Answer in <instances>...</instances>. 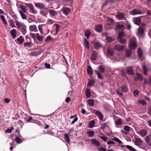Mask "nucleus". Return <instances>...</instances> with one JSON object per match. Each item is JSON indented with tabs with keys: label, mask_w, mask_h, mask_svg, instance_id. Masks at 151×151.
Masks as SVG:
<instances>
[{
	"label": "nucleus",
	"mask_w": 151,
	"mask_h": 151,
	"mask_svg": "<svg viewBox=\"0 0 151 151\" xmlns=\"http://www.w3.org/2000/svg\"><path fill=\"white\" fill-rule=\"evenodd\" d=\"M129 47L132 50L135 49L137 47L136 39L135 37H132L129 41Z\"/></svg>",
	"instance_id": "obj_1"
},
{
	"label": "nucleus",
	"mask_w": 151,
	"mask_h": 151,
	"mask_svg": "<svg viewBox=\"0 0 151 151\" xmlns=\"http://www.w3.org/2000/svg\"><path fill=\"white\" fill-rule=\"evenodd\" d=\"M129 14L133 15H134L137 14H141L142 13L140 11L135 9H133V10L130 11L129 12Z\"/></svg>",
	"instance_id": "obj_2"
},
{
	"label": "nucleus",
	"mask_w": 151,
	"mask_h": 151,
	"mask_svg": "<svg viewBox=\"0 0 151 151\" xmlns=\"http://www.w3.org/2000/svg\"><path fill=\"white\" fill-rule=\"evenodd\" d=\"M124 48L125 47L124 46L120 45H116L114 47L115 49L119 51H123Z\"/></svg>",
	"instance_id": "obj_3"
},
{
	"label": "nucleus",
	"mask_w": 151,
	"mask_h": 151,
	"mask_svg": "<svg viewBox=\"0 0 151 151\" xmlns=\"http://www.w3.org/2000/svg\"><path fill=\"white\" fill-rule=\"evenodd\" d=\"M15 22L16 23V25L18 29L19 30H20V28L23 26V25L24 24V23L18 21L17 20H15Z\"/></svg>",
	"instance_id": "obj_4"
},
{
	"label": "nucleus",
	"mask_w": 151,
	"mask_h": 151,
	"mask_svg": "<svg viewBox=\"0 0 151 151\" xmlns=\"http://www.w3.org/2000/svg\"><path fill=\"white\" fill-rule=\"evenodd\" d=\"M15 22L16 23V25L18 29L19 30H20V28L23 26V25L24 24V23L18 21L17 20H15Z\"/></svg>",
	"instance_id": "obj_5"
},
{
	"label": "nucleus",
	"mask_w": 151,
	"mask_h": 151,
	"mask_svg": "<svg viewBox=\"0 0 151 151\" xmlns=\"http://www.w3.org/2000/svg\"><path fill=\"white\" fill-rule=\"evenodd\" d=\"M116 16L119 19H124L125 18V14L122 13L118 12Z\"/></svg>",
	"instance_id": "obj_6"
},
{
	"label": "nucleus",
	"mask_w": 151,
	"mask_h": 151,
	"mask_svg": "<svg viewBox=\"0 0 151 151\" xmlns=\"http://www.w3.org/2000/svg\"><path fill=\"white\" fill-rule=\"evenodd\" d=\"M10 33L13 39H14L16 37L17 32L15 29H14L11 30Z\"/></svg>",
	"instance_id": "obj_7"
},
{
	"label": "nucleus",
	"mask_w": 151,
	"mask_h": 151,
	"mask_svg": "<svg viewBox=\"0 0 151 151\" xmlns=\"http://www.w3.org/2000/svg\"><path fill=\"white\" fill-rule=\"evenodd\" d=\"M62 10L64 14L65 15H68L70 12V10L67 7H64L62 8L61 10Z\"/></svg>",
	"instance_id": "obj_8"
},
{
	"label": "nucleus",
	"mask_w": 151,
	"mask_h": 151,
	"mask_svg": "<svg viewBox=\"0 0 151 151\" xmlns=\"http://www.w3.org/2000/svg\"><path fill=\"white\" fill-rule=\"evenodd\" d=\"M29 29L30 31L33 32H37V31L36 26L35 25H30L29 27Z\"/></svg>",
	"instance_id": "obj_9"
},
{
	"label": "nucleus",
	"mask_w": 151,
	"mask_h": 151,
	"mask_svg": "<svg viewBox=\"0 0 151 151\" xmlns=\"http://www.w3.org/2000/svg\"><path fill=\"white\" fill-rule=\"evenodd\" d=\"M20 31L23 35H25L26 33V26L24 24L20 28Z\"/></svg>",
	"instance_id": "obj_10"
},
{
	"label": "nucleus",
	"mask_w": 151,
	"mask_h": 151,
	"mask_svg": "<svg viewBox=\"0 0 151 151\" xmlns=\"http://www.w3.org/2000/svg\"><path fill=\"white\" fill-rule=\"evenodd\" d=\"M144 32V29L142 27H140L138 29L137 35L139 37Z\"/></svg>",
	"instance_id": "obj_11"
},
{
	"label": "nucleus",
	"mask_w": 151,
	"mask_h": 151,
	"mask_svg": "<svg viewBox=\"0 0 151 151\" xmlns=\"http://www.w3.org/2000/svg\"><path fill=\"white\" fill-rule=\"evenodd\" d=\"M107 55L109 56H112L114 54V51L113 50L110 48H109L107 50Z\"/></svg>",
	"instance_id": "obj_12"
},
{
	"label": "nucleus",
	"mask_w": 151,
	"mask_h": 151,
	"mask_svg": "<svg viewBox=\"0 0 151 151\" xmlns=\"http://www.w3.org/2000/svg\"><path fill=\"white\" fill-rule=\"evenodd\" d=\"M139 134L142 137H144L147 135V131L145 129L141 130L139 132Z\"/></svg>",
	"instance_id": "obj_13"
},
{
	"label": "nucleus",
	"mask_w": 151,
	"mask_h": 151,
	"mask_svg": "<svg viewBox=\"0 0 151 151\" xmlns=\"http://www.w3.org/2000/svg\"><path fill=\"white\" fill-rule=\"evenodd\" d=\"M96 114L98 116L99 119L100 120H102L103 118V116L101 112H100L99 111H97L96 112Z\"/></svg>",
	"instance_id": "obj_14"
},
{
	"label": "nucleus",
	"mask_w": 151,
	"mask_h": 151,
	"mask_svg": "<svg viewBox=\"0 0 151 151\" xmlns=\"http://www.w3.org/2000/svg\"><path fill=\"white\" fill-rule=\"evenodd\" d=\"M102 29V27L101 25H98L96 26L95 27L96 30L98 32H101Z\"/></svg>",
	"instance_id": "obj_15"
},
{
	"label": "nucleus",
	"mask_w": 151,
	"mask_h": 151,
	"mask_svg": "<svg viewBox=\"0 0 151 151\" xmlns=\"http://www.w3.org/2000/svg\"><path fill=\"white\" fill-rule=\"evenodd\" d=\"M45 41L46 42L50 43L54 41V39L50 37L49 36H48L45 39Z\"/></svg>",
	"instance_id": "obj_16"
},
{
	"label": "nucleus",
	"mask_w": 151,
	"mask_h": 151,
	"mask_svg": "<svg viewBox=\"0 0 151 151\" xmlns=\"http://www.w3.org/2000/svg\"><path fill=\"white\" fill-rule=\"evenodd\" d=\"M141 21V19L139 18L138 17L134 19V22L135 24L138 25L140 23Z\"/></svg>",
	"instance_id": "obj_17"
},
{
	"label": "nucleus",
	"mask_w": 151,
	"mask_h": 151,
	"mask_svg": "<svg viewBox=\"0 0 151 151\" xmlns=\"http://www.w3.org/2000/svg\"><path fill=\"white\" fill-rule=\"evenodd\" d=\"M91 144L96 146H98L99 145V142L95 139H92Z\"/></svg>",
	"instance_id": "obj_18"
},
{
	"label": "nucleus",
	"mask_w": 151,
	"mask_h": 151,
	"mask_svg": "<svg viewBox=\"0 0 151 151\" xmlns=\"http://www.w3.org/2000/svg\"><path fill=\"white\" fill-rule=\"evenodd\" d=\"M97 58V55L96 54V52H93L92 55L91 56V59L94 61Z\"/></svg>",
	"instance_id": "obj_19"
},
{
	"label": "nucleus",
	"mask_w": 151,
	"mask_h": 151,
	"mask_svg": "<svg viewBox=\"0 0 151 151\" xmlns=\"http://www.w3.org/2000/svg\"><path fill=\"white\" fill-rule=\"evenodd\" d=\"M127 72L129 74L131 75L134 74V72L131 67H128L127 69Z\"/></svg>",
	"instance_id": "obj_20"
},
{
	"label": "nucleus",
	"mask_w": 151,
	"mask_h": 151,
	"mask_svg": "<svg viewBox=\"0 0 151 151\" xmlns=\"http://www.w3.org/2000/svg\"><path fill=\"white\" fill-rule=\"evenodd\" d=\"M19 12L22 17V18L24 19H27V17L25 14L24 13V12L21 11H19Z\"/></svg>",
	"instance_id": "obj_21"
},
{
	"label": "nucleus",
	"mask_w": 151,
	"mask_h": 151,
	"mask_svg": "<svg viewBox=\"0 0 151 151\" xmlns=\"http://www.w3.org/2000/svg\"><path fill=\"white\" fill-rule=\"evenodd\" d=\"M64 137L66 142L68 143H69L70 142V138L68 134L65 133L64 135Z\"/></svg>",
	"instance_id": "obj_22"
},
{
	"label": "nucleus",
	"mask_w": 151,
	"mask_h": 151,
	"mask_svg": "<svg viewBox=\"0 0 151 151\" xmlns=\"http://www.w3.org/2000/svg\"><path fill=\"white\" fill-rule=\"evenodd\" d=\"M134 143L136 145H139L141 144L142 142L140 139L138 138H136L135 139Z\"/></svg>",
	"instance_id": "obj_23"
},
{
	"label": "nucleus",
	"mask_w": 151,
	"mask_h": 151,
	"mask_svg": "<svg viewBox=\"0 0 151 151\" xmlns=\"http://www.w3.org/2000/svg\"><path fill=\"white\" fill-rule=\"evenodd\" d=\"M35 6L39 9H43L45 7L44 5L43 4L40 3H37L35 4Z\"/></svg>",
	"instance_id": "obj_24"
},
{
	"label": "nucleus",
	"mask_w": 151,
	"mask_h": 151,
	"mask_svg": "<svg viewBox=\"0 0 151 151\" xmlns=\"http://www.w3.org/2000/svg\"><path fill=\"white\" fill-rule=\"evenodd\" d=\"M36 37L37 39L40 41H42L43 39V37L42 36H40L38 33L36 34Z\"/></svg>",
	"instance_id": "obj_25"
},
{
	"label": "nucleus",
	"mask_w": 151,
	"mask_h": 151,
	"mask_svg": "<svg viewBox=\"0 0 151 151\" xmlns=\"http://www.w3.org/2000/svg\"><path fill=\"white\" fill-rule=\"evenodd\" d=\"M87 134L89 137H92L95 134V132L93 131H91L87 132Z\"/></svg>",
	"instance_id": "obj_26"
},
{
	"label": "nucleus",
	"mask_w": 151,
	"mask_h": 151,
	"mask_svg": "<svg viewBox=\"0 0 151 151\" xmlns=\"http://www.w3.org/2000/svg\"><path fill=\"white\" fill-rule=\"evenodd\" d=\"M121 91L124 92H126L128 91V88L125 86H122L121 88Z\"/></svg>",
	"instance_id": "obj_27"
},
{
	"label": "nucleus",
	"mask_w": 151,
	"mask_h": 151,
	"mask_svg": "<svg viewBox=\"0 0 151 151\" xmlns=\"http://www.w3.org/2000/svg\"><path fill=\"white\" fill-rule=\"evenodd\" d=\"M45 26V25L43 24V25H39L38 26V28L41 34H43V32L42 31V29Z\"/></svg>",
	"instance_id": "obj_28"
},
{
	"label": "nucleus",
	"mask_w": 151,
	"mask_h": 151,
	"mask_svg": "<svg viewBox=\"0 0 151 151\" xmlns=\"http://www.w3.org/2000/svg\"><path fill=\"white\" fill-rule=\"evenodd\" d=\"M145 141L147 144H151V139L149 137L147 136L145 138Z\"/></svg>",
	"instance_id": "obj_29"
},
{
	"label": "nucleus",
	"mask_w": 151,
	"mask_h": 151,
	"mask_svg": "<svg viewBox=\"0 0 151 151\" xmlns=\"http://www.w3.org/2000/svg\"><path fill=\"white\" fill-rule=\"evenodd\" d=\"M85 93L87 97L88 98H89L91 96L90 91L89 89H86L85 91Z\"/></svg>",
	"instance_id": "obj_30"
},
{
	"label": "nucleus",
	"mask_w": 151,
	"mask_h": 151,
	"mask_svg": "<svg viewBox=\"0 0 151 151\" xmlns=\"http://www.w3.org/2000/svg\"><path fill=\"white\" fill-rule=\"evenodd\" d=\"M95 123V121L93 120L91 121L89 123L88 127L90 128H91L93 127Z\"/></svg>",
	"instance_id": "obj_31"
},
{
	"label": "nucleus",
	"mask_w": 151,
	"mask_h": 151,
	"mask_svg": "<svg viewBox=\"0 0 151 151\" xmlns=\"http://www.w3.org/2000/svg\"><path fill=\"white\" fill-rule=\"evenodd\" d=\"M137 54L139 58L142 57V52L140 48L138 49Z\"/></svg>",
	"instance_id": "obj_32"
},
{
	"label": "nucleus",
	"mask_w": 151,
	"mask_h": 151,
	"mask_svg": "<svg viewBox=\"0 0 151 151\" xmlns=\"http://www.w3.org/2000/svg\"><path fill=\"white\" fill-rule=\"evenodd\" d=\"M107 22H108L106 24L107 25L110 26L114 22V20L111 18H108V19Z\"/></svg>",
	"instance_id": "obj_33"
},
{
	"label": "nucleus",
	"mask_w": 151,
	"mask_h": 151,
	"mask_svg": "<svg viewBox=\"0 0 151 151\" xmlns=\"http://www.w3.org/2000/svg\"><path fill=\"white\" fill-rule=\"evenodd\" d=\"M17 40L19 42V44H22L24 40L22 38L21 36H20L19 38H17Z\"/></svg>",
	"instance_id": "obj_34"
},
{
	"label": "nucleus",
	"mask_w": 151,
	"mask_h": 151,
	"mask_svg": "<svg viewBox=\"0 0 151 151\" xmlns=\"http://www.w3.org/2000/svg\"><path fill=\"white\" fill-rule=\"evenodd\" d=\"M101 45L99 42H97L95 43L94 47L96 49H98L101 47Z\"/></svg>",
	"instance_id": "obj_35"
},
{
	"label": "nucleus",
	"mask_w": 151,
	"mask_h": 151,
	"mask_svg": "<svg viewBox=\"0 0 151 151\" xmlns=\"http://www.w3.org/2000/svg\"><path fill=\"white\" fill-rule=\"evenodd\" d=\"M20 8L22 10L23 12L25 13L27 12V7L21 5L20 6Z\"/></svg>",
	"instance_id": "obj_36"
},
{
	"label": "nucleus",
	"mask_w": 151,
	"mask_h": 151,
	"mask_svg": "<svg viewBox=\"0 0 151 151\" xmlns=\"http://www.w3.org/2000/svg\"><path fill=\"white\" fill-rule=\"evenodd\" d=\"M88 104L91 106H93L94 104V101L93 99H89L88 100Z\"/></svg>",
	"instance_id": "obj_37"
},
{
	"label": "nucleus",
	"mask_w": 151,
	"mask_h": 151,
	"mask_svg": "<svg viewBox=\"0 0 151 151\" xmlns=\"http://www.w3.org/2000/svg\"><path fill=\"white\" fill-rule=\"evenodd\" d=\"M94 83V81L93 79H91L89 81L88 84V86L90 87L91 86L93 85Z\"/></svg>",
	"instance_id": "obj_38"
},
{
	"label": "nucleus",
	"mask_w": 151,
	"mask_h": 151,
	"mask_svg": "<svg viewBox=\"0 0 151 151\" xmlns=\"http://www.w3.org/2000/svg\"><path fill=\"white\" fill-rule=\"evenodd\" d=\"M90 34L91 32L89 30H87L85 32V36L87 39L88 38L89 36L90 35Z\"/></svg>",
	"instance_id": "obj_39"
},
{
	"label": "nucleus",
	"mask_w": 151,
	"mask_h": 151,
	"mask_svg": "<svg viewBox=\"0 0 151 151\" xmlns=\"http://www.w3.org/2000/svg\"><path fill=\"white\" fill-rule=\"evenodd\" d=\"M84 45L86 48H87V49H89V43L87 40H85L84 41Z\"/></svg>",
	"instance_id": "obj_40"
},
{
	"label": "nucleus",
	"mask_w": 151,
	"mask_h": 151,
	"mask_svg": "<svg viewBox=\"0 0 151 151\" xmlns=\"http://www.w3.org/2000/svg\"><path fill=\"white\" fill-rule=\"evenodd\" d=\"M126 57H129L132 52V51L130 50H126Z\"/></svg>",
	"instance_id": "obj_41"
},
{
	"label": "nucleus",
	"mask_w": 151,
	"mask_h": 151,
	"mask_svg": "<svg viewBox=\"0 0 151 151\" xmlns=\"http://www.w3.org/2000/svg\"><path fill=\"white\" fill-rule=\"evenodd\" d=\"M115 124L117 125H121L123 124V122L120 119H118L116 122Z\"/></svg>",
	"instance_id": "obj_42"
},
{
	"label": "nucleus",
	"mask_w": 151,
	"mask_h": 151,
	"mask_svg": "<svg viewBox=\"0 0 151 151\" xmlns=\"http://www.w3.org/2000/svg\"><path fill=\"white\" fill-rule=\"evenodd\" d=\"M9 25L11 27H15V26L14 23L13 21L12 20H9Z\"/></svg>",
	"instance_id": "obj_43"
},
{
	"label": "nucleus",
	"mask_w": 151,
	"mask_h": 151,
	"mask_svg": "<svg viewBox=\"0 0 151 151\" xmlns=\"http://www.w3.org/2000/svg\"><path fill=\"white\" fill-rule=\"evenodd\" d=\"M126 148L128 149L130 151H137L136 150H135V149L133 148L132 146L128 145H127Z\"/></svg>",
	"instance_id": "obj_44"
},
{
	"label": "nucleus",
	"mask_w": 151,
	"mask_h": 151,
	"mask_svg": "<svg viewBox=\"0 0 151 151\" xmlns=\"http://www.w3.org/2000/svg\"><path fill=\"white\" fill-rule=\"evenodd\" d=\"M87 70L88 73L90 75H92V74L93 71L92 70V68L91 67L88 66Z\"/></svg>",
	"instance_id": "obj_45"
},
{
	"label": "nucleus",
	"mask_w": 151,
	"mask_h": 151,
	"mask_svg": "<svg viewBox=\"0 0 151 151\" xmlns=\"http://www.w3.org/2000/svg\"><path fill=\"white\" fill-rule=\"evenodd\" d=\"M113 140L117 142L119 144H121L122 143V142L118 138L114 137L113 138Z\"/></svg>",
	"instance_id": "obj_46"
},
{
	"label": "nucleus",
	"mask_w": 151,
	"mask_h": 151,
	"mask_svg": "<svg viewBox=\"0 0 151 151\" xmlns=\"http://www.w3.org/2000/svg\"><path fill=\"white\" fill-rule=\"evenodd\" d=\"M124 27V26L122 24H118L116 26V28L117 29H122Z\"/></svg>",
	"instance_id": "obj_47"
},
{
	"label": "nucleus",
	"mask_w": 151,
	"mask_h": 151,
	"mask_svg": "<svg viewBox=\"0 0 151 151\" xmlns=\"http://www.w3.org/2000/svg\"><path fill=\"white\" fill-rule=\"evenodd\" d=\"M131 128V127L128 126H125L124 127V129L127 132H129L130 131Z\"/></svg>",
	"instance_id": "obj_48"
},
{
	"label": "nucleus",
	"mask_w": 151,
	"mask_h": 151,
	"mask_svg": "<svg viewBox=\"0 0 151 151\" xmlns=\"http://www.w3.org/2000/svg\"><path fill=\"white\" fill-rule=\"evenodd\" d=\"M116 92L117 94L120 96H123V93L120 92V89H117L116 90Z\"/></svg>",
	"instance_id": "obj_49"
},
{
	"label": "nucleus",
	"mask_w": 151,
	"mask_h": 151,
	"mask_svg": "<svg viewBox=\"0 0 151 151\" xmlns=\"http://www.w3.org/2000/svg\"><path fill=\"white\" fill-rule=\"evenodd\" d=\"M118 40L119 42L122 44H124V43L126 42V40L124 39H123L122 38H118Z\"/></svg>",
	"instance_id": "obj_50"
},
{
	"label": "nucleus",
	"mask_w": 151,
	"mask_h": 151,
	"mask_svg": "<svg viewBox=\"0 0 151 151\" xmlns=\"http://www.w3.org/2000/svg\"><path fill=\"white\" fill-rule=\"evenodd\" d=\"M15 140L18 143L20 144L22 142V140L18 137H16Z\"/></svg>",
	"instance_id": "obj_51"
},
{
	"label": "nucleus",
	"mask_w": 151,
	"mask_h": 151,
	"mask_svg": "<svg viewBox=\"0 0 151 151\" xmlns=\"http://www.w3.org/2000/svg\"><path fill=\"white\" fill-rule=\"evenodd\" d=\"M1 18L2 19L3 22L5 24H7V23L6 21V19L4 17L3 15H1Z\"/></svg>",
	"instance_id": "obj_52"
},
{
	"label": "nucleus",
	"mask_w": 151,
	"mask_h": 151,
	"mask_svg": "<svg viewBox=\"0 0 151 151\" xmlns=\"http://www.w3.org/2000/svg\"><path fill=\"white\" fill-rule=\"evenodd\" d=\"M95 72L97 74L98 78L101 79L103 78L101 76V74L99 72L96 70H95Z\"/></svg>",
	"instance_id": "obj_53"
},
{
	"label": "nucleus",
	"mask_w": 151,
	"mask_h": 151,
	"mask_svg": "<svg viewBox=\"0 0 151 151\" xmlns=\"http://www.w3.org/2000/svg\"><path fill=\"white\" fill-rule=\"evenodd\" d=\"M142 68L144 75H146L147 74V68L145 66H142Z\"/></svg>",
	"instance_id": "obj_54"
},
{
	"label": "nucleus",
	"mask_w": 151,
	"mask_h": 151,
	"mask_svg": "<svg viewBox=\"0 0 151 151\" xmlns=\"http://www.w3.org/2000/svg\"><path fill=\"white\" fill-rule=\"evenodd\" d=\"M49 12L50 14L52 16H54L56 15L57 14V13L56 12L53 10L50 9L49 11Z\"/></svg>",
	"instance_id": "obj_55"
},
{
	"label": "nucleus",
	"mask_w": 151,
	"mask_h": 151,
	"mask_svg": "<svg viewBox=\"0 0 151 151\" xmlns=\"http://www.w3.org/2000/svg\"><path fill=\"white\" fill-rule=\"evenodd\" d=\"M137 79L139 81H141L142 80L143 78L141 75L139 73H137Z\"/></svg>",
	"instance_id": "obj_56"
},
{
	"label": "nucleus",
	"mask_w": 151,
	"mask_h": 151,
	"mask_svg": "<svg viewBox=\"0 0 151 151\" xmlns=\"http://www.w3.org/2000/svg\"><path fill=\"white\" fill-rule=\"evenodd\" d=\"M32 43L30 42H25L24 45L25 47H30L31 46Z\"/></svg>",
	"instance_id": "obj_57"
},
{
	"label": "nucleus",
	"mask_w": 151,
	"mask_h": 151,
	"mask_svg": "<svg viewBox=\"0 0 151 151\" xmlns=\"http://www.w3.org/2000/svg\"><path fill=\"white\" fill-rule=\"evenodd\" d=\"M124 34L123 32H120L118 35V38H122V37L124 36Z\"/></svg>",
	"instance_id": "obj_58"
},
{
	"label": "nucleus",
	"mask_w": 151,
	"mask_h": 151,
	"mask_svg": "<svg viewBox=\"0 0 151 151\" xmlns=\"http://www.w3.org/2000/svg\"><path fill=\"white\" fill-rule=\"evenodd\" d=\"M56 25V32L55 34V35H56V34H57L58 32L59 31L60 29V25L59 24H56L55 25Z\"/></svg>",
	"instance_id": "obj_59"
},
{
	"label": "nucleus",
	"mask_w": 151,
	"mask_h": 151,
	"mask_svg": "<svg viewBox=\"0 0 151 151\" xmlns=\"http://www.w3.org/2000/svg\"><path fill=\"white\" fill-rule=\"evenodd\" d=\"M14 128L13 127H11L10 129H7L6 130L5 132L6 133H9L12 132Z\"/></svg>",
	"instance_id": "obj_60"
},
{
	"label": "nucleus",
	"mask_w": 151,
	"mask_h": 151,
	"mask_svg": "<svg viewBox=\"0 0 151 151\" xmlns=\"http://www.w3.org/2000/svg\"><path fill=\"white\" fill-rule=\"evenodd\" d=\"M139 91L137 90H135L133 92V94L134 96L137 97L139 95Z\"/></svg>",
	"instance_id": "obj_61"
},
{
	"label": "nucleus",
	"mask_w": 151,
	"mask_h": 151,
	"mask_svg": "<svg viewBox=\"0 0 151 151\" xmlns=\"http://www.w3.org/2000/svg\"><path fill=\"white\" fill-rule=\"evenodd\" d=\"M99 69L101 72H103L104 71V68L101 65H100L99 67Z\"/></svg>",
	"instance_id": "obj_62"
},
{
	"label": "nucleus",
	"mask_w": 151,
	"mask_h": 151,
	"mask_svg": "<svg viewBox=\"0 0 151 151\" xmlns=\"http://www.w3.org/2000/svg\"><path fill=\"white\" fill-rule=\"evenodd\" d=\"M29 8L30 10H31L33 13H35L36 11H35L33 9V6L32 4L29 7Z\"/></svg>",
	"instance_id": "obj_63"
},
{
	"label": "nucleus",
	"mask_w": 151,
	"mask_h": 151,
	"mask_svg": "<svg viewBox=\"0 0 151 151\" xmlns=\"http://www.w3.org/2000/svg\"><path fill=\"white\" fill-rule=\"evenodd\" d=\"M106 40L108 42H110L112 40V39L109 37H106Z\"/></svg>",
	"instance_id": "obj_64"
}]
</instances>
